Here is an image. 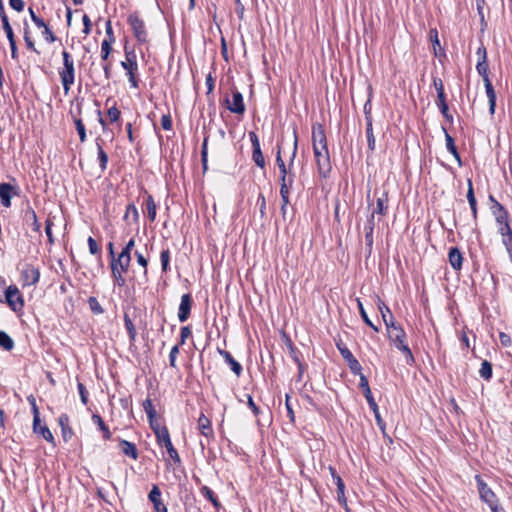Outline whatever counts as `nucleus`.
Listing matches in <instances>:
<instances>
[{"instance_id":"50","label":"nucleus","mask_w":512,"mask_h":512,"mask_svg":"<svg viewBox=\"0 0 512 512\" xmlns=\"http://www.w3.org/2000/svg\"><path fill=\"white\" fill-rule=\"evenodd\" d=\"M74 123L76 126V130L78 132V135H79V139H80L81 143H84L87 139L85 126L80 118H75Z\"/></svg>"},{"instance_id":"35","label":"nucleus","mask_w":512,"mask_h":512,"mask_svg":"<svg viewBox=\"0 0 512 512\" xmlns=\"http://www.w3.org/2000/svg\"><path fill=\"white\" fill-rule=\"evenodd\" d=\"M252 160L256 166H258L261 169H265L266 162L261 150V146L252 148Z\"/></svg>"},{"instance_id":"44","label":"nucleus","mask_w":512,"mask_h":512,"mask_svg":"<svg viewBox=\"0 0 512 512\" xmlns=\"http://www.w3.org/2000/svg\"><path fill=\"white\" fill-rule=\"evenodd\" d=\"M124 326L127 330L130 342H134L136 339V335H137L136 328H135L132 320L130 319V317L127 314L124 315Z\"/></svg>"},{"instance_id":"46","label":"nucleus","mask_w":512,"mask_h":512,"mask_svg":"<svg viewBox=\"0 0 512 512\" xmlns=\"http://www.w3.org/2000/svg\"><path fill=\"white\" fill-rule=\"evenodd\" d=\"M126 273L125 271H120L117 268L113 267L111 268V275L114 280V283L118 285L119 287H123L126 285V280L123 276V274Z\"/></svg>"},{"instance_id":"38","label":"nucleus","mask_w":512,"mask_h":512,"mask_svg":"<svg viewBox=\"0 0 512 512\" xmlns=\"http://www.w3.org/2000/svg\"><path fill=\"white\" fill-rule=\"evenodd\" d=\"M200 493L203 497L208 499L213 504L214 507L218 508L220 506L217 496L208 486H202L200 489Z\"/></svg>"},{"instance_id":"59","label":"nucleus","mask_w":512,"mask_h":512,"mask_svg":"<svg viewBox=\"0 0 512 512\" xmlns=\"http://www.w3.org/2000/svg\"><path fill=\"white\" fill-rule=\"evenodd\" d=\"M108 117L111 123H114L120 119L121 112L116 106H112L108 109Z\"/></svg>"},{"instance_id":"30","label":"nucleus","mask_w":512,"mask_h":512,"mask_svg":"<svg viewBox=\"0 0 512 512\" xmlns=\"http://www.w3.org/2000/svg\"><path fill=\"white\" fill-rule=\"evenodd\" d=\"M130 262H131V259L126 258L119 254L118 257L111 259L110 267L111 268L115 267L120 271L127 272L130 267Z\"/></svg>"},{"instance_id":"6","label":"nucleus","mask_w":512,"mask_h":512,"mask_svg":"<svg viewBox=\"0 0 512 512\" xmlns=\"http://www.w3.org/2000/svg\"><path fill=\"white\" fill-rule=\"evenodd\" d=\"M318 173L321 177L326 178L331 171V162L328 148H315L313 150Z\"/></svg>"},{"instance_id":"43","label":"nucleus","mask_w":512,"mask_h":512,"mask_svg":"<svg viewBox=\"0 0 512 512\" xmlns=\"http://www.w3.org/2000/svg\"><path fill=\"white\" fill-rule=\"evenodd\" d=\"M346 363L351 371L352 374L354 375H359V377H361V375H364L362 373V366L361 364L359 363V361L354 357H350L348 360H346Z\"/></svg>"},{"instance_id":"54","label":"nucleus","mask_w":512,"mask_h":512,"mask_svg":"<svg viewBox=\"0 0 512 512\" xmlns=\"http://www.w3.org/2000/svg\"><path fill=\"white\" fill-rule=\"evenodd\" d=\"M207 144H208V136L204 137L202 147H201V161H202L204 170L207 169V155H208Z\"/></svg>"},{"instance_id":"34","label":"nucleus","mask_w":512,"mask_h":512,"mask_svg":"<svg viewBox=\"0 0 512 512\" xmlns=\"http://www.w3.org/2000/svg\"><path fill=\"white\" fill-rule=\"evenodd\" d=\"M369 407L373 411L377 426L381 430L383 436H386V424L380 415V411H379V407H378L377 403L375 402L374 404L369 405Z\"/></svg>"},{"instance_id":"13","label":"nucleus","mask_w":512,"mask_h":512,"mask_svg":"<svg viewBox=\"0 0 512 512\" xmlns=\"http://www.w3.org/2000/svg\"><path fill=\"white\" fill-rule=\"evenodd\" d=\"M153 504L154 512H168L166 505L162 502L161 491L157 485H154L148 495Z\"/></svg>"},{"instance_id":"51","label":"nucleus","mask_w":512,"mask_h":512,"mask_svg":"<svg viewBox=\"0 0 512 512\" xmlns=\"http://www.w3.org/2000/svg\"><path fill=\"white\" fill-rule=\"evenodd\" d=\"M105 32H106V37L103 41L109 42L110 44H114L116 41V38H115L114 31L112 28V22L110 19H108L105 22Z\"/></svg>"},{"instance_id":"47","label":"nucleus","mask_w":512,"mask_h":512,"mask_svg":"<svg viewBox=\"0 0 512 512\" xmlns=\"http://www.w3.org/2000/svg\"><path fill=\"white\" fill-rule=\"evenodd\" d=\"M160 261H161V269L162 272H167L170 270V250L168 248L163 249L160 253Z\"/></svg>"},{"instance_id":"32","label":"nucleus","mask_w":512,"mask_h":512,"mask_svg":"<svg viewBox=\"0 0 512 512\" xmlns=\"http://www.w3.org/2000/svg\"><path fill=\"white\" fill-rule=\"evenodd\" d=\"M24 219L27 223H31L33 230L38 232L40 230V223L38 222L36 212L30 206L24 212Z\"/></svg>"},{"instance_id":"9","label":"nucleus","mask_w":512,"mask_h":512,"mask_svg":"<svg viewBox=\"0 0 512 512\" xmlns=\"http://www.w3.org/2000/svg\"><path fill=\"white\" fill-rule=\"evenodd\" d=\"M20 279L23 287L35 285L40 279V271L34 265L26 263L21 269Z\"/></svg>"},{"instance_id":"3","label":"nucleus","mask_w":512,"mask_h":512,"mask_svg":"<svg viewBox=\"0 0 512 512\" xmlns=\"http://www.w3.org/2000/svg\"><path fill=\"white\" fill-rule=\"evenodd\" d=\"M63 66L59 69L60 80L67 95L75 82V66L74 61L69 52L62 51Z\"/></svg>"},{"instance_id":"60","label":"nucleus","mask_w":512,"mask_h":512,"mask_svg":"<svg viewBox=\"0 0 512 512\" xmlns=\"http://www.w3.org/2000/svg\"><path fill=\"white\" fill-rule=\"evenodd\" d=\"M192 334L190 326H183L180 331V341L178 345H184L187 338H189Z\"/></svg>"},{"instance_id":"23","label":"nucleus","mask_w":512,"mask_h":512,"mask_svg":"<svg viewBox=\"0 0 512 512\" xmlns=\"http://www.w3.org/2000/svg\"><path fill=\"white\" fill-rule=\"evenodd\" d=\"M119 445L121 447V451L125 456L132 458L133 460H137L139 457V453L137 447L134 443L129 442L127 440L121 439L119 441Z\"/></svg>"},{"instance_id":"56","label":"nucleus","mask_w":512,"mask_h":512,"mask_svg":"<svg viewBox=\"0 0 512 512\" xmlns=\"http://www.w3.org/2000/svg\"><path fill=\"white\" fill-rule=\"evenodd\" d=\"M336 346L345 361L353 356L352 352L341 341L337 342Z\"/></svg>"},{"instance_id":"40","label":"nucleus","mask_w":512,"mask_h":512,"mask_svg":"<svg viewBox=\"0 0 512 512\" xmlns=\"http://www.w3.org/2000/svg\"><path fill=\"white\" fill-rule=\"evenodd\" d=\"M357 305H358L360 316L363 319V321L368 326H370L375 332H378L379 328L377 326H375L373 324V322L370 320L369 315H367V313H366V311L364 309L363 303H362V301L359 298H357Z\"/></svg>"},{"instance_id":"10","label":"nucleus","mask_w":512,"mask_h":512,"mask_svg":"<svg viewBox=\"0 0 512 512\" xmlns=\"http://www.w3.org/2000/svg\"><path fill=\"white\" fill-rule=\"evenodd\" d=\"M227 109L235 114H244L246 108L243 100V95L237 89L232 91V99H226Z\"/></svg>"},{"instance_id":"53","label":"nucleus","mask_w":512,"mask_h":512,"mask_svg":"<svg viewBox=\"0 0 512 512\" xmlns=\"http://www.w3.org/2000/svg\"><path fill=\"white\" fill-rule=\"evenodd\" d=\"M24 41L26 43V46L29 50L39 54V51L35 48V44H34V41L32 40V38L30 37V32H29V29L28 27H25L24 28Z\"/></svg>"},{"instance_id":"31","label":"nucleus","mask_w":512,"mask_h":512,"mask_svg":"<svg viewBox=\"0 0 512 512\" xmlns=\"http://www.w3.org/2000/svg\"><path fill=\"white\" fill-rule=\"evenodd\" d=\"M145 208L147 211L148 218L151 222H154L157 214V205L154 201V198L151 194H147L145 199Z\"/></svg>"},{"instance_id":"45","label":"nucleus","mask_w":512,"mask_h":512,"mask_svg":"<svg viewBox=\"0 0 512 512\" xmlns=\"http://www.w3.org/2000/svg\"><path fill=\"white\" fill-rule=\"evenodd\" d=\"M476 70L478 74L482 77L483 81H486V79H490L488 75L489 65L487 60H478L476 64Z\"/></svg>"},{"instance_id":"48","label":"nucleus","mask_w":512,"mask_h":512,"mask_svg":"<svg viewBox=\"0 0 512 512\" xmlns=\"http://www.w3.org/2000/svg\"><path fill=\"white\" fill-rule=\"evenodd\" d=\"M88 305H89L90 310L94 314L100 315V314L104 313V309L102 308L101 304L99 303V301L97 300L96 297H94V296L89 297Z\"/></svg>"},{"instance_id":"17","label":"nucleus","mask_w":512,"mask_h":512,"mask_svg":"<svg viewBox=\"0 0 512 512\" xmlns=\"http://www.w3.org/2000/svg\"><path fill=\"white\" fill-rule=\"evenodd\" d=\"M218 353L222 356L224 361L230 366L231 370L235 373V375L239 377L243 371L242 365L233 358L230 352L218 349Z\"/></svg>"},{"instance_id":"63","label":"nucleus","mask_w":512,"mask_h":512,"mask_svg":"<svg viewBox=\"0 0 512 512\" xmlns=\"http://www.w3.org/2000/svg\"><path fill=\"white\" fill-rule=\"evenodd\" d=\"M87 243H88V247H89V252L92 255H96V254L100 253V248H99L96 240L93 237L90 236L87 240Z\"/></svg>"},{"instance_id":"24","label":"nucleus","mask_w":512,"mask_h":512,"mask_svg":"<svg viewBox=\"0 0 512 512\" xmlns=\"http://www.w3.org/2000/svg\"><path fill=\"white\" fill-rule=\"evenodd\" d=\"M33 432L41 435L48 443L52 444L53 446L56 445L54 436L46 424H41L40 422L39 425L35 427V421H33Z\"/></svg>"},{"instance_id":"25","label":"nucleus","mask_w":512,"mask_h":512,"mask_svg":"<svg viewBox=\"0 0 512 512\" xmlns=\"http://www.w3.org/2000/svg\"><path fill=\"white\" fill-rule=\"evenodd\" d=\"M377 306L380 311L383 322L386 326V329H388V325H390L391 322H396L394 316L392 315L390 308L379 298Z\"/></svg>"},{"instance_id":"37","label":"nucleus","mask_w":512,"mask_h":512,"mask_svg":"<svg viewBox=\"0 0 512 512\" xmlns=\"http://www.w3.org/2000/svg\"><path fill=\"white\" fill-rule=\"evenodd\" d=\"M366 137H367V144L368 149L373 152L375 150L376 145V139L373 133V124L372 121H368L366 124Z\"/></svg>"},{"instance_id":"57","label":"nucleus","mask_w":512,"mask_h":512,"mask_svg":"<svg viewBox=\"0 0 512 512\" xmlns=\"http://www.w3.org/2000/svg\"><path fill=\"white\" fill-rule=\"evenodd\" d=\"M77 389H78V392H79V395H80V400L82 402V404L86 405L88 403V391L85 387V385L81 382H78L77 384Z\"/></svg>"},{"instance_id":"14","label":"nucleus","mask_w":512,"mask_h":512,"mask_svg":"<svg viewBox=\"0 0 512 512\" xmlns=\"http://www.w3.org/2000/svg\"><path fill=\"white\" fill-rule=\"evenodd\" d=\"M375 228V218L373 215H369L366 223L364 224V233H365V244L368 248L369 253H371L374 243L373 232Z\"/></svg>"},{"instance_id":"22","label":"nucleus","mask_w":512,"mask_h":512,"mask_svg":"<svg viewBox=\"0 0 512 512\" xmlns=\"http://www.w3.org/2000/svg\"><path fill=\"white\" fill-rule=\"evenodd\" d=\"M467 186H468V189H467L466 197H467V200H468L471 212H472L473 219L476 221L477 215H478V209H477V201H476L474 189H473V183H472L471 179L467 180Z\"/></svg>"},{"instance_id":"29","label":"nucleus","mask_w":512,"mask_h":512,"mask_svg":"<svg viewBox=\"0 0 512 512\" xmlns=\"http://www.w3.org/2000/svg\"><path fill=\"white\" fill-rule=\"evenodd\" d=\"M359 387L362 389L368 405L374 404L376 401L372 395L371 389L369 387L368 379L365 375H361L360 381H359Z\"/></svg>"},{"instance_id":"42","label":"nucleus","mask_w":512,"mask_h":512,"mask_svg":"<svg viewBox=\"0 0 512 512\" xmlns=\"http://www.w3.org/2000/svg\"><path fill=\"white\" fill-rule=\"evenodd\" d=\"M130 216L132 217V220H133L134 223H138V221H139V212H138L137 207L133 203H129L126 206V211H125L123 219L125 221H127Z\"/></svg>"},{"instance_id":"19","label":"nucleus","mask_w":512,"mask_h":512,"mask_svg":"<svg viewBox=\"0 0 512 512\" xmlns=\"http://www.w3.org/2000/svg\"><path fill=\"white\" fill-rule=\"evenodd\" d=\"M448 259L451 267L459 271L462 268L463 256L461 251L457 247H451L448 253Z\"/></svg>"},{"instance_id":"20","label":"nucleus","mask_w":512,"mask_h":512,"mask_svg":"<svg viewBox=\"0 0 512 512\" xmlns=\"http://www.w3.org/2000/svg\"><path fill=\"white\" fill-rule=\"evenodd\" d=\"M197 428H198L199 432L207 438L212 437L214 434L212 425H211V421L209 418H207L204 415V413H201L198 418Z\"/></svg>"},{"instance_id":"49","label":"nucleus","mask_w":512,"mask_h":512,"mask_svg":"<svg viewBox=\"0 0 512 512\" xmlns=\"http://www.w3.org/2000/svg\"><path fill=\"white\" fill-rule=\"evenodd\" d=\"M142 406H143V409H144L148 419L156 418L157 412H156L155 407L152 404L151 399L147 398L143 402Z\"/></svg>"},{"instance_id":"33","label":"nucleus","mask_w":512,"mask_h":512,"mask_svg":"<svg viewBox=\"0 0 512 512\" xmlns=\"http://www.w3.org/2000/svg\"><path fill=\"white\" fill-rule=\"evenodd\" d=\"M96 146H97V158L99 161V166L101 168V171L104 172L107 169L108 155L103 150V147H102L99 139L96 140Z\"/></svg>"},{"instance_id":"36","label":"nucleus","mask_w":512,"mask_h":512,"mask_svg":"<svg viewBox=\"0 0 512 512\" xmlns=\"http://www.w3.org/2000/svg\"><path fill=\"white\" fill-rule=\"evenodd\" d=\"M334 483L337 486V498L339 503L346 505L345 484L340 476L335 477Z\"/></svg>"},{"instance_id":"16","label":"nucleus","mask_w":512,"mask_h":512,"mask_svg":"<svg viewBox=\"0 0 512 512\" xmlns=\"http://www.w3.org/2000/svg\"><path fill=\"white\" fill-rule=\"evenodd\" d=\"M388 192L383 191L382 194L377 198L376 200V208L371 212L370 215H373L375 218V215H381L385 216L388 212Z\"/></svg>"},{"instance_id":"8","label":"nucleus","mask_w":512,"mask_h":512,"mask_svg":"<svg viewBox=\"0 0 512 512\" xmlns=\"http://www.w3.org/2000/svg\"><path fill=\"white\" fill-rule=\"evenodd\" d=\"M156 439H157V443L160 446H164L166 448L170 458L174 461V463L180 464L181 458L171 442V438H170L168 429L160 430V433L159 432L157 433Z\"/></svg>"},{"instance_id":"28","label":"nucleus","mask_w":512,"mask_h":512,"mask_svg":"<svg viewBox=\"0 0 512 512\" xmlns=\"http://www.w3.org/2000/svg\"><path fill=\"white\" fill-rule=\"evenodd\" d=\"M491 211L498 224L508 221V212L498 201H495V205L491 207Z\"/></svg>"},{"instance_id":"64","label":"nucleus","mask_w":512,"mask_h":512,"mask_svg":"<svg viewBox=\"0 0 512 512\" xmlns=\"http://www.w3.org/2000/svg\"><path fill=\"white\" fill-rule=\"evenodd\" d=\"M502 242L504 246L506 247V250L510 256V259L512 261V234L506 235L502 237Z\"/></svg>"},{"instance_id":"52","label":"nucleus","mask_w":512,"mask_h":512,"mask_svg":"<svg viewBox=\"0 0 512 512\" xmlns=\"http://www.w3.org/2000/svg\"><path fill=\"white\" fill-rule=\"evenodd\" d=\"M442 130L445 134V141H446V149L452 153L457 150V147L455 145V141L453 137L447 132V129L445 127H442Z\"/></svg>"},{"instance_id":"11","label":"nucleus","mask_w":512,"mask_h":512,"mask_svg":"<svg viewBox=\"0 0 512 512\" xmlns=\"http://www.w3.org/2000/svg\"><path fill=\"white\" fill-rule=\"evenodd\" d=\"M312 145H313V150L315 148H317V149L328 148L325 130H324L323 125L320 123H315L312 126Z\"/></svg>"},{"instance_id":"61","label":"nucleus","mask_w":512,"mask_h":512,"mask_svg":"<svg viewBox=\"0 0 512 512\" xmlns=\"http://www.w3.org/2000/svg\"><path fill=\"white\" fill-rule=\"evenodd\" d=\"M292 187H280V196L283 206H287L289 204V194Z\"/></svg>"},{"instance_id":"7","label":"nucleus","mask_w":512,"mask_h":512,"mask_svg":"<svg viewBox=\"0 0 512 512\" xmlns=\"http://www.w3.org/2000/svg\"><path fill=\"white\" fill-rule=\"evenodd\" d=\"M5 301L14 312L24 307L23 296L15 285H10L5 291Z\"/></svg>"},{"instance_id":"1","label":"nucleus","mask_w":512,"mask_h":512,"mask_svg":"<svg viewBox=\"0 0 512 512\" xmlns=\"http://www.w3.org/2000/svg\"><path fill=\"white\" fill-rule=\"evenodd\" d=\"M388 339L404 355L406 363L412 365L415 362L413 353L407 343V334L397 322H391L387 329Z\"/></svg>"},{"instance_id":"41","label":"nucleus","mask_w":512,"mask_h":512,"mask_svg":"<svg viewBox=\"0 0 512 512\" xmlns=\"http://www.w3.org/2000/svg\"><path fill=\"white\" fill-rule=\"evenodd\" d=\"M13 339L4 331H0V347L6 351H11L14 348Z\"/></svg>"},{"instance_id":"12","label":"nucleus","mask_w":512,"mask_h":512,"mask_svg":"<svg viewBox=\"0 0 512 512\" xmlns=\"http://www.w3.org/2000/svg\"><path fill=\"white\" fill-rule=\"evenodd\" d=\"M191 306H192V297L189 293L183 294L181 296V302L178 309V319L180 322H185L191 312Z\"/></svg>"},{"instance_id":"58","label":"nucleus","mask_w":512,"mask_h":512,"mask_svg":"<svg viewBox=\"0 0 512 512\" xmlns=\"http://www.w3.org/2000/svg\"><path fill=\"white\" fill-rule=\"evenodd\" d=\"M135 246V239L134 238H131L127 244L125 245V247L122 249L120 255L126 257V258H129L131 259V251L132 249L134 248Z\"/></svg>"},{"instance_id":"27","label":"nucleus","mask_w":512,"mask_h":512,"mask_svg":"<svg viewBox=\"0 0 512 512\" xmlns=\"http://www.w3.org/2000/svg\"><path fill=\"white\" fill-rule=\"evenodd\" d=\"M92 422L97 425L98 429L102 432L104 440H110L112 433L109 427L105 424L103 418L99 414H93L91 417Z\"/></svg>"},{"instance_id":"15","label":"nucleus","mask_w":512,"mask_h":512,"mask_svg":"<svg viewBox=\"0 0 512 512\" xmlns=\"http://www.w3.org/2000/svg\"><path fill=\"white\" fill-rule=\"evenodd\" d=\"M59 426L61 427V434L63 440L68 442L74 435L73 429L70 426V419L66 413H63L58 418Z\"/></svg>"},{"instance_id":"4","label":"nucleus","mask_w":512,"mask_h":512,"mask_svg":"<svg viewBox=\"0 0 512 512\" xmlns=\"http://www.w3.org/2000/svg\"><path fill=\"white\" fill-rule=\"evenodd\" d=\"M121 67L126 71L130 86L137 89L139 87V81L136 78V73L138 72V63L134 51L128 52L125 49V61L121 62Z\"/></svg>"},{"instance_id":"39","label":"nucleus","mask_w":512,"mask_h":512,"mask_svg":"<svg viewBox=\"0 0 512 512\" xmlns=\"http://www.w3.org/2000/svg\"><path fill=\"white\" fill-rule=\"evenodd\" d=\"M492 374V364L489 361L484 360L481 363V368L479 370L480 377H482L486 381H489L492 378Z\"/></svg>"},{"instance_id":"62","label":"nucleus","mask_w":512,"mask_h":512,"mask_svg":"<svg viewBox=\"0 0 512 512\" xmlns=\"http://www.w3.org/2000/svg\"><path fill=\"white\" fill-rule=\"evenodd\" d=\"M42 35H43L44 39L46 40V42H48V43H53L57 39L48 25L45 26V28H43Z\"/></svg>"},{"instance_id":"26","label":"nucleus","mask_w":512,"mask_h":512,"mask_svg":"<svg viewBox=\"0 0 512 512\" xmlns=\"http://www.w3.org/2000/svg\"><path fill=\"white\" fill-rule=\"evenodd\" d=\"M483 82L486 90V95L489 101V112L490 114L493 115L495 113L496 106V93L490 79H486V81Z\"/></svg>"},{"instance_id":"2","label":"nucleus","mask_w":512,"mask_h":512,"mask_svg":"<svg viewBox=\"0 0 512 512\" xmlns=\"http://www.w3.org/2000/svg\"><path fill=\"white\" fill-rule=\"evenodd\" d=\"M475 481L477 483V489L481 501L486 503L492 512H506L499 504L497 495L479 474L475 475Z\"/></svg>"},{"instance_id":"21","label":"nucleus","mask_w":512,"mask_h":512,"mask_svg":"<svg viewBox=\"0 0 512 512\" xmlns=\"http://www.w3.org/2000/svg\"><path fill=\"white\" fill-rule=\"evenodd\" d=\"M295 179V172L289 165L284 168L283 171H279L280 187H293Z\"/></svg>"},{"instance_id":"18","label":"nucleus","mask_w":512,"mask_h":512,"mask_svg":"<svg viewBox=\"0 0 512 512\" xmlns=\"http://www.w3.org/2000/svg\"><path fill=\"white\" fill-rule=\"evenodd\" d=\"M14 190L15 188L9 183L0 184V201L4 207L9 208L11 206V198Z\"/></svg>"},{"instance_id":"5","label":"nucleus","mask_w":512,"mask_h":512,"mask_svg":"<svg viewBox=\"0 0 512 512\" xmlns=\"http://www.w3.org/2000/svg\"><path fill=\"white\" fill-rule=\"evenodd\" d=\"M128 24L131 26L134 37L140 43H145L148 40V33L146 30L144 20L139 16L138 12L131 13L127 18Z\"/></svg>"},{"instance_id":"55","label":"nucleus","mask_w":512,"mask_h":512,"mask_svg":"<svg viewBox=\"0 0 512 512\" xmlns=\"http://www.w3.org/2000/svg\"><path fill=\"white\" fill-rule=\"evenodd\" d=\"M112 45L109 42L102 41L101 43V59L103 61H106L112 52Z\"/></svg>"}]
</instances>
